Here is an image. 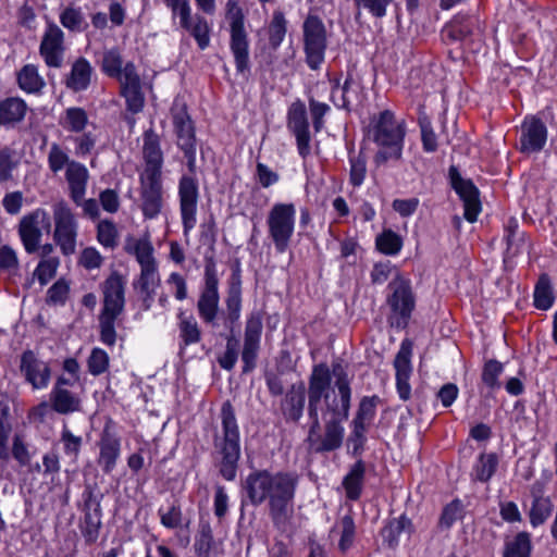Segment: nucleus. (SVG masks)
Returning a JSON list of instances; mask_svg holds the SVG:
<instances>
[{"label":"nucleus","mask_w":557,"mask_h":557,"mask_svg":"<svg viewBox=\"0 0 557 557\" xmlns=\"http://www.w3.org/2000/svg\"><path fill=\"white\" fill-rule=\"evenodd\" d=\"M50 230L51 219L45 209L37 208L23 215L17 224V234L25 251L27 253L37 252L44 231L49 233Z\"/></svg>","instance_id":"2eb2a0df"},{"label":"nucleus","mask_w":557,"mask_h":557,"mask_svg":"<svg viewBox=\"0 0 557 557\" xmlns=\"http://www.w3.org/2000/svg\"><path fill=\"white\" fill-rule=\"evenodd\" d=\"M351 380L348 366L334 360L329 367L320 362L312 367L308 379L309 419L306 444L314 454H325L342 447L351 405Z\"/></svg>","instance_id":"f257e3e1"},{"label":"nucleus","mask_w":557,"mask_h":557,"mask_svg":"<svg viewBox=\"0 0 557 557\" xmlns=\"http://www.w3.org/2000/svg\"><path fill=\"white\" fill-rule=\"evenodd\" d=\"M121 95L125 98L126 108L132 113H138L145 104V97L141 90V81L137 74L134 63L124 65V78L120 81Z\"/></svg>","instance_id":"412c9836"},{"label":"nucleus","mask_w":557,"mask_h":557,"mask_svg":"<svg viewBox=\"0 0 557 557\" xmlns=\"http://www.w3.org/2000/svg\"><path fill=\"white\" fill-rule=\"evenodd\" d=\"M75 144V154L77 157H85L94 150L97 136L91 132H85L82 135L71 138Z\"/></svg>","instance_id":"338daca9"},{"label":"nucleus","mask_w":557,"mask_h":557,"mask_svg":"<svg viewBox=\"0 0 557 557\" xmlns=\"http://www.w3.org/2000/svg\"><path fill=\"white\" fill-rule=\"evenodd\" d=\"M101 70L109 77L117 78L119 82L124 78L123 59L116 48L104 51Z\"/></svg>","instance_id":"c03bdc74"},{"label":"nucleus","mask_w":557,"mask_h":557,"mask_svg":"<svg viewBox=\"0 0 557 557\" xmlns=\"http://www.w3.org/2000/svg\"><path fill=\"white\" fill-rule=\"evenodd\" d=\"M59 124L69 133H83L88 124L87 112L79 107H71L64 111Z\"/></svg>","instance_id":"c9c22d12"},{"label":"nucleus","mask_w":557,"mask_h":557,"mask_svg":"<svg viewBox=\"0 0 557 557\" xmlns=\"http://www.w3.org/2000/svg\"><path fill=\"white\" fill-rule=\"evenodd\" d=\"M386 304L391 309L388 322L398 330L407 327L416 307V297L409 280L397 274L388 284Z\"/></svg>","instance_id":"9b49d317"},{"label":"nucleus","mask_w":557,"mask_h":557,"mask_svg":"<svg viewBox=\"0 0 557 557\" xmlns=\"http://www.w3.org/2000/svg\"><path fill=\"white\" fill-rule=\"evenodd\" d=\"M49 401L51 409L59 414H70L82 410L81 397L67 388H52Z\"/></svg>","instance_id":"2f4dec72"},{"label":"nucleus","mask_w":557,"mask_h":557,"mask_svg":"<svg viewBox=\"0 0 557 557\" xmlns=\"http://www.w3.org/2000/svg\"><path fill=\"white\" fill-rule=\"evenodd\" d=\"M220 418L222 435H216L214 438L219 471L226 481H233L236 478L240 457V433L235 410L230 400L222 404Z\"/></svg>","instance_id":"423d86ee"},{"label":"nucleus","mask_w":557,"mask_h":557,"mask_svg":"<svg viewBox=\"0 0 557 557\" xmlns=\"http://www.w3.org/2000/svg\"><path fill=\"white\" fill-rule=\"evenodd\" d=\"M28 107L20 97H8L0 101V126L12 128L21 123Z\"/></svg>","instance_id":"7c9ffc66"},{"label":"nucleus","mask_w":557,"mask_h":557,"mask_svg":"<svg viewBox=\"0 0 557 557\" xmlns=\"http://www.w3.org/2000/svg\"><path fill=\"white\" fill-rule=\"evenodd\" d=\"M17 84L25 92L36 94L44 88L45 81L39 75L37 66L26 64L17 73Z\"/></svg>","instance_id":"e433bc0d"},{"label":"nucleus","mask_w":557,"mask_h":557,"mask_svg":"<svg viewBox=\"0 0 557 557\" xmlns=\"http://www.w3.org/2000/svg\"><path fill=\"white\" fill-rule=\"evenodd\" d=\"M97 240L107 249H114L119 244V231L113 221L104 219L97 225Z\"/></svg>","instance_id":"8fccbe9b"},{"label":"nucleus","mask_w":557,"mask_h":557,"mask_svg":"<svg viewBox=\"0 0 557 557\" xmlns=\"http://www.w3.org/2000/svg\"><path fill=\"white\" fill-rule=\"evenodd\" d=\"M182 28L187 30L194 37L200 50H205L209 47L210 26L203 16L195 14V16Z\"/></svg>","instance_id":"58836bf2"},{"label":"nucleus","mask_w":557,"mask_h":557,"mask_svg":"<svg viewBox=\"0 0 557 557\" xmlns=\"http://www.w3.org/2000/svg\"><path fill=\"white\" fill-rule=\"evenodd\" d=\"M164 3L171 9L173 16L180 17L181 27L194 17L188 0H164Z\"/></svg>","instance_id":"774afa93"},{"label":"nucleus","mask_w":557,"mask_h":557,"mask_svg":"<svg viewBox=\"0 0 557 557\" xmlns=\"http://www.w3.org/2000/svg\"><path fill=\"white\" fill-rule=\"evenodd\" d=\"M309 110L315 133L322 131L324 126V116L330 112L331 108L327 103L320 102L313 98L309 99Z\"/></svg>","instance_id":"e2e57ef3"},{"label":"nucleus","mask_w":557,"mask_h":557,"mask_svg":"<svg viewBox=\"0 0 557 557\" xmlns=\"http://www.w3.org/2000/svg\"><path fill=\"white\" fill-rule=\"evenodd\" d=\"M406 134V122L398 120L391 110H383L370 117L367 136L377 146L373 157L376 168L389 161L398 162L403 159Z\"/></svg>","instance_id":"20e7f679"},{"label":"nucleus","mask_w":557,"mask_h":557,"mask_svg":"<svg viewBox=\"0 0 557 557\" xmlns=\"http://www.w3.org/2000/svg\"><path fill=\"white\" fill-rule=\"evenodd\" d=\"M503 371L504 367L499 361L495 359L486 361L481 375L483 383L491 389L499 388L500 383L498 377Z\"/></svg>","instance_id":"6e6d98bb"},{"label":"nucleus","mask_w":557,"mask_h":557,"mask_svg":"<svg viewBox=\"0 0 557 557\" xmlns=\"http://www.w3.org/2000/svg\"><path fill=\"white\" fill-rule=\"evenodd\" d=\"M219 275L213 257H206L203 284L197 300V312L201 321L211 327H218L224 311H220Z\"/></svg>","instance_id":"1a4fd4ad"},{"label":"nucleus","mask_w":557,"mask_h":557,"mask_svg":"<svg viewBox=\"0 0 557 557\" xmlns=\"http://www.w3.org/2000/svg\"><path fill=\"white\" fill-rule=\"evenodd\" d=\"M532 503L528 512L530 524L533 528L543 525L554 511V503L548 496H544L535 484L531 490Z\"/></svg>","instance_id":"c756f323"},{"label":"nucleus","mask_w":557,"mask_h":557,"mask_svg":"<svg viewBox=\"0 0 557 557\" xmlns=\"http://www.w3.org/2000/svg\"><path fill=\"white\" fill-rule=\"evenodd\" d=\"M60 260L58 257L42 259L35 269V276L41 285H46L57 273Z\"/></svg>","instance_id":"13d9d810"},{"label":"nucleus","mask_w":557,"mask_h":557,"mask_svg":"<svg viewBox=\"0 0 557 557\" xmlns=\"http://www.w3.org/2000/svg\"><path fill=\"white\" fill-rule=\"evenodd\" d=\"M20 369L34 389H42L49 385L50 367L46 361L38 359L32 350L23 352Z\"/></svg>","instance_id":"b1692460"},{"label":"nucleus","mask_w":557,"mask_h":557,"mask_svg":"<svg viewBox=\"0 0 557 557\" xmlns=\"http://www.w3.org/2000/svg\"><path fill=\"white\" fill-rule=\"evenodd\" d=\"M127 252L135 255L140 265V274L134 282V287L143 294V304L145 310H149L157 288L160 285V275L156 258L153 257V247L147 239L135 240L132 248H126Z\"/></svg>","instance_id":"6e6552de"},{"label":"nucleus","mask_w":557,"mask_h":557,"mask_svg":"<svg viewBox=\"0 0 557 557\" xmlns=\"http://www.w3.org/2000/svg\"><path fill=\"white\" fill-rule=\"evenodd\" d=\"M40 55L50 67H60L64 53V33L55 24H49L40 42Z\"/></svg>","instance_id":"5701e85b"},{"label":"nucleus","mask_w":557,"mask_h":557,"mask_svg":"<svg viewBox=\"0 0 557 557\" xmlns=\"http://www.w3.org/2000/svg\"><path fill=\"white\" fill-rule=\"evenodd\" d=\"M411 356L412 343L409 339H404L394 360L396 376H410L412 370Z\"/></svg>","instance_id":"603ef678"},{"label":"nucleus","mask_w":557,"mask_h":557,"mask_svg":"<svg viewBox=\"0 0 557 557\" xmlns=\"http://www.w3.org/2000/svg\"><path fill=\"white\" fill-rule=\"evenodd\" d=\"M375 246L380 252L395 256L403 248V239L396 232L388 228L376 236Z\"/></svg>","instance_id":"de8ad7c7"},{"label":"nucleus","mask_w":557,"mask_h":557,"mask_svg":"<svg viewBox=\"0 0 557 557\" xmlns=\"http://www.w3.org/2000/svg\"><path fill=\"white\" fill-rule=\"evenodd\" d=\"M304 52L306 63L312 71L320 70L324 63L327 48L326 28L317 15H308L302 24Z\"/></svg>","instance_id":"ddd939ff"},{"label":"nucleus","mask_w":557,"mask_h":557,"mask_svg":"<svg viewBox=\"0 0 557 557\" xmlns=\"http://www.w3.org/2000/svg\"><path fill=\"white\" fill-rule=\"evenodd\" d=\"M88 177V170L77 161H72L66 168L65 178L69 184L70 196L77 206L81 205L86 194Z\"/></svg>","instance_id":"cd10ccee"},{"label":"nucleus","mask_w":557,"mask_h":557,"mask_svg":"<svg viewBox=\"0 0 557 557\" xmlns=\"http://www.w3.org/2000/svg\"><path fill=\"white\" fill-rule=\"evenodd\" d=\"M531 537L528 532H519L513 540L505 545L504 557H530L531 556Z\"/></svg>","instance_id":"a18cd8bd"},{"label":"nucleus","mask_w":557,"mask_h":557,"mask_svg":"<svg viewBox=\"0 0 557 557\" xmlns=\"http://www.w3.org/2000/svg\"><path fill=\"white\" fill-rule=\"evenodd\" d=\"M226 20L230 26V49L237 72L249 71V36L245 27V14L237 0H227Z\"/></svg>","instance_id":"9d476101"},{"label":"nucleus","mask_w":557,"mask_h":557,"mask_svg":"<svg viewBox=\"0 0 557 557\" xmlns=\"http://www.w3.org/2000/svg\"><path fill=\"white\" fill-rule=\"evenodd\" d=\"M548 131L545 123L535 115H527L520 126L519 150L522 153H536L543 150Z\"/></svg>","instance_id":"6ab92c4d"},{"label":"nucleus","mask_w":557,"mask_h":557,"mask_svg":"<svg viewBox=\"0 0 557 557\" xmlns=\"http://www.w3.org/2000/svg\"><path fill=\"white\" fill-rule=\"evenodd\" d=\"M357 8L356 18L360 15L361 11H366L372 17L381 20L386 16L389 5L393 0H352Z\"/></svg>","instance_id":"3c124183"},{"label":"nucleus","mask_w":557,"mask_h":557,"mask_svg":"<svg viewBox=\"0 0 557 557\" xmlns=\"http://www.w3.org/2000/svg\"><path fill=\"white\" fill-rule=\"evenodd\" d=\"M554 304L550 280L546 274L540 276L534 289V306L540 310H548Z\"/></svg>","instance_id":"49530a36"},{"label":"nucleus","mask_w":557,"mask_h":557,"mask_svg":"<svg viewBox=\"0 0 557 557\" xmlns=\"http://www.w3.org/2000/svg\"><path fill=\"white\" fill-rule=\"evenodd\" d=\"M306 407V386L304 382L292 384L280 404L281 414L286 423H298Z\"/></svg>","instance_id":"a878e982"},{"label":"nucleus","mask_w":557,"mask_h":557,"mask_svg":"<svg viewBox=\"0 0 557 557\" xmlns=\"http://www.w3.org/2000/svg\"><path fill=\"white\" fill-rule=\"evenodd\" d=\"M349 159V183L354 187H359L363 184L367 175V156L363 150L358 153L354 151V146L348 150Z\"/></svg>","instance_id":"4c0bfd02"},{"label":"nucleus","mask_w":557,"mask_h":557,"mask_svg":"<svg viewBox=\"0 0 557 557\" xmlns=\"http://www.w3.org/2000/svg\"><path fill=\"white\" fill-rule=\"evenodd\" d=\"M124 277L116 271L112 272L102 283V308L98 317L100 341L112 347L116 343V325L125 308Z\"/></svg>","instance_id":"0eeeda50"},{"label":"nucleus","mask_w":557,"mask_h":557,"mask_svg":"<svg viewBox=\"0 0 557 557\" xmlns=\"http://www.w3.org/2000/svg\"><path fill=\"white\" fill-rule=\"evenodd\" d=\"M262 315L259 311H252L245 325L244 347L242 351V361L244 362L243 372L248 373L256 367L258 351L260 349V339L262 334Z\"/></svg>","instance_id":"a211bd4d"},{"label":"nucleus","mask_w":557,"mask_h":557,"mask_svg":"<svg viewBox=\"0 0 557 557\" xmlns=\"http://www.w3.org/2000/svg\"><path fill=\"white\" fill-rule=\"evenodd\" d=\"M54 231L53 240L64 256L76 251L78 223L70 206L60 200L52 206Z\"/></svg>","instance_id":"4468645a"},{"label":"nucleus","mask_w":557,"mask_h":557,"mask_svg":"<svg viewBox=\"0 0 557 557\" xmlns=\"http://www.w3.org/2000/svg\"><path fill=\"white\" fill-rule=\"evenodd\" d=\"M141 211L146 219H154L163 206L162 177L140 176Z\"/></svg>","instance_id":"4be33fe9"},{"label":"nucleus","mask_w":557,"mask_h":557,"mask_svg":"<svg viewBox=\"0 0 557 557\" xmlns=\"http://www.w3.org/2000/svg\"><path fill=\"white\" fill-rule=\"evenodd\" d=\"M94 69L85 58H78L72 65L71 73L66 78V87L74 92L86 90L91 82Z\"/></svg>","instance_id":"72a5a7b5"},{"label":"nucleus","mask_w":557,"mask_h":557,"mask_svg":"<svg viewBox=\"0 0 557 557\" xmlns=\"http://www.w3.org/2000/svg\"><path fill=\"white\" fill-rule=\"evenodd\" d=\"M379 403L380 397L376 395L362 397L359 401L358 409L351 424L369 428L375 418Z\"/></svg>","instance_id":"a19ab883"},{"label":"nucleus","mask_w":557,"mask_h":557,"mask_svg":"<svg viewBox=\"0 0 557 557\" xmlns=\"http://www.w3.org/2000/svg\"><path fill=\"white\" fill-rule=\"evenodd\" d=\"M160 522L168 529H176L182 524V509L180 504L173 503L166 511L162 508L158 510Z\"/></svg>","instance_id":"0e129e2a"},{"label":"nucleus","mask_w":557,"mask_h":557,"mask_svg":"<svg viewBox=\"0 0 557 557\" xmlns=\"http://www.w3.org/2000/svg\"><path fill=\"white\" fill-rule=\"evenodd\" d=\"M298 483L299 475L295 471L255 469L244 480L243 491L252 506L268 502L269 516L275 529L290 533Z\"/></svg>","instance_id":"f03ea898"},{"label":"nucleus","mask_w":557,"mask_h":557,"mask_svg":"<svg viewBox=\"0 0 557 557\" xmlns=\"http://www.w3.org/2000/svg\"><path fill=\"white\" fill-rule=\"evenodd\" d=\"M463 506L459 499H455L446 505L440 517V527L449 529L458 519L462 517Z\"/></svg>","instance_id":"052dcab7"},{"label":"nucleus","mask_w":557,"mask_h":557,"mask_svg":"<svg viewBox=\"0 0 557 557\" xmlns=\"http://www.w3.org/2000/svg\"><path fill=\"white\" fill-rule=\"evenodd\" d=\"M61 442L63 443L65 455L74 458L78 456L83 444V438L82 436L74 435L66 426V424L63 425L61 432Z\"/></svg>","instance_id":"680f3d73"},{"label":"nucleus","mask_w":557,"mask_h":557,"mask_svg":"<svg viewBox=\"0 0 557 557\" xmlns=\"http://www.w3.org/2000/svg\"><path fill=\"white\" fill-rule=\"evenodd\" d=\"M173 126L177 137V146L187 160V169L191 175H183L178 182L180 213L184 235L197 224V208L199 200L198 181L196 173L197 144L195 127L185 108L173 112Z\"/></svg>","instance_id":"7ed1b4c3"},{"label":"nucleus","mask_w":557,"mask_h":557,"mask_svg":"<svg viewBox=\"0 0 557 557\" xmlns=\"http://www.w3.org/2000/svg\"><path fill=\"white\" fill-rule=\"evenodd\" d=\"M480 34V21L475 15L457 14L442 29L446 44L467 42Z\"/></svg>","instance_id":"aec40b11"},{"label":"nucleus","mask_w":557,"mask_h":557,"mask_svg":"<svg viewBox=\"0 0 557 557\" xmlns=\"http://www.w3.org/2000/svg\"><path fill=\"white\" fill-rule=\"evenodd\" d=\"M342 529L338 548L341 552L346 553L354 543L356 525L354 518L350 515H345L339 521Z\"/></svg>","instance_id":"5fc2aeb1"},{"label":"nucleus","mask_w":557,"mask_h":557,"mask_svg":"<svg viewBox=\"0 0 557 557\" xmlns=\"http://www.w3.org/2000/svg\"><path fill=\"white\" fill-rule=\"evenodd\" d=\"M180 347L197 344L201 339V331L194 315L181 313L178 315Z\"/></svg>","instance_id":"f704fd0d"},{"label":"nucleus","mask_w":557,"mask_h":557,"mask_svg":"<svg viewBox=\"0 0 557 557\" xmlns=\"http://www.w3.org/2000/svg\"><path fill=\"white\" fill-rule=\"evenodd\" d=\"M73 160H70L67 152L58 144L52 143L48 152L47 162L49 170L57 174L62 171L65 166L69 168V164Z\"/></svg>","instance_id":"864d4df0"},{"label":"nucleus","mask_w":557,"mask_h":557,"mask_svg":"<svg viewBox=\"0 0 557 557\" xmlns=\"http://www.w3.org/2000/svg\"><path fill=\"white\" fill-rule=\"evenodd\" d=\"M102 527V513H83L79 523L81 533L87 545L95 544Z\"/></svg>","instance_id":"79ce46f5"},{"label":"nucleus","mask_w":557,"mask_h":557,"mask_svg":"<svg viewBox=\"0 0 557 557\" xmlns=\"http://www.w3.org/2000/svg\"><path fill=\"white\" fill-rule=\"evenodd\" d=\"M99 465L104 473H111L120 457L121 443L119 437L106 425L100 438Z\"/></svg>","instance_id":"bb28decb"},{"label":"nucleus","mask_w":557,"mask_h":557,"mask_svg":"<svg viewBox=\"0 0 557 557\" xmlns=\"http://www.w3.org/2000/svg\"><path fill=\"white\" fill-rule=\"evenodd\" d=\"M87 367L94 376L101 375L109 368V355L101 348H94L88 357Z\"/></svg>","instance_id":"4d7b16f0"},{"label":"nucleus","mask_w":557,"mask_h":557,"mask_svg":"<svg viewBox=\"0 0 557 557\" xmlns=\"http://www.w3.org/2000/svg\"><path fill=\"white\" fill-rule=\"evenodd\" d=\"M70 293V285L64 278L58 280L47 292V302L64 305Z\"/></svg>","instance_id":"69168bd1"},{"label":"nucleus","mask_w":557,"mask_h":557,"mask_svg":"<svg viewBox=\"0 0 557 557\" xmlns=\"http://www.w3.org/2000/svg\"><path fill=\"white\" fill-rule=\"evenodd\" d=\"M366 478V463L363 460H357L347 474L343 478L342 485L346 497L349 500H358L361 497Z\"/></svg>","instance_id":"473e14b6"},{"label":"nucleus","mask_w":557,"mask_h":557,"mask_svg":"<svg viewBox=\"0 0 557 557\" xmlns=\"http://www.w3.org/2000/svg\"><path fill=\"white\" fill-rule=\"evenodd\" d=\"M102 499L103 494L96 484H86L82 493L81 511L83 513H102Z\"/></svg>","instance_id":"37998d69"},{"label":"nucleus","mask_w":557,"mask_h":557,"mask_svg":"<svg viewBox=\"0 0 557 557\" xmlns=\"http://www.w3.org/2000/svg\"><path fill=\"white\" fill-rule=\"evenodd\" d=\"M414 532V525L410 518L406 515H400L397 518L389 519L381 531L383 542L388 547L395 548L399 544V540L403 535L407 539Z\"/></svg>","instance_id":"c85d7f7f"},{"label":"nucleus","mask_w":557,"mask_h":557,"mask_svg":"<svg viewBox=\"0 0 557 557\" xmlns=\"http://www.w3.org/2000/svg\"><path fill=\"white\" fill-rule=\"evenodd\" d=\"M286 32L287 21L284 13L275 11L269 25V45L273 50H276L281 46Z\"/></svg>","instance_id":"09e8293b"},{"label":"nucleus","mask_w":557,"mask_h":557,"mask_svg":"<svg viewBox=\"0 0 557 557\" xmlns=\"http://www.w3.org/2000/svg\"><path fill=\"white\" fill-rule=\"evenodd\" d=\"M60 22L65 28L72 32H82L84 29L85 18L81 9L70 7L60 14Z\"/></svg>","instance_id":"bf43d9fd"},{"label":"nucleus","mask_w":557,"mask_h":557,"mask_svg":"<svg viewBox=\"0 0 557 557\" xmlns=\"http://www.w3.org/2000/svg\"><path fill=\"white\" fill-rule=\"evenodd\" d=\"M498 467V457L494 453L481 454L473 466L472 475L474 480L488 482Z\"/></svg>","instance_id":"ea45409f"},{"label":"nucleus","mask_w":557,"mask_h":557,"mask_svg":"<svg viewBox=\"0 0 557 557\" xmlns=\"http://www.w3.org/2000/svg\"><path fill=\"white\" fill-rule=\"evenodd\" d=\"M296 208L293 203L278 202L273 205L267 218L269 237L275 251L284 253L290 243L295 230Z\"/></svg>","instance_id":"f8f14e48"},{"label":"nucleus","mask_w":557,"mask_h":557,"mask_svg":"<svg viewBox=\"0 0 557 557\" xmlns=\"http://www.w3.org/2000/svg\"><path fill=\"white\" fill-rule=\"evenodd\" d=\"M224 304L225 312L223 313V326L228 331V334L225 337V351L218 358V362L222 369L231 371L238 359L239 345L235 336V327L238 324L242 312V268L238 260H236L232 268Z\"/></svg>","instance_id":"39448f33"},{"label":"nucleus","mask_w":557,"mask_h":557,"mask_svg":"<svg viewBox=\"0 0 557 557\" xmlns=\"http://www.w3.org/2000/svg\"><path fill=\"white\" fill-rule=\"evenodd\" d=\"M449 180L451 187L463 201L465 219L470 223L475 222L481 212L479 189L472 181L462 178L459 171L454 165L449 168Z\"/></svg>","instance_id":"f3484780"},{"label":"nucleus","mask_w":557,"mask_h":557,"mask_svg":"<svg viewBox=\"0 0 557 557\" xmlns=\"http://www.w3.org/2000/svg\"><path fill=\"white\" fill-rule=\"evenodd\" d=\"M143 156L145 169L140 176L162 177L163 152L160 147V138L151 128L144 133Z\"/></svg>","instance_id":"393cba45"},{"label":"nucleus","mask_w":557,"mask_h":557,"mask_svg":"<svg viewBox=\"0 0 557 557\" xmlns=\"http://www.w3.org/2000/svg\"><path fill=\"white\" fill-rule=\"evenodd\" d=\"M287 128L294 134L299 156L306 159L310 154V132L307 109L301 100L294 101L287 111Z\"/></svg>","instance_id":"dca6fc26"}]
</instances>
